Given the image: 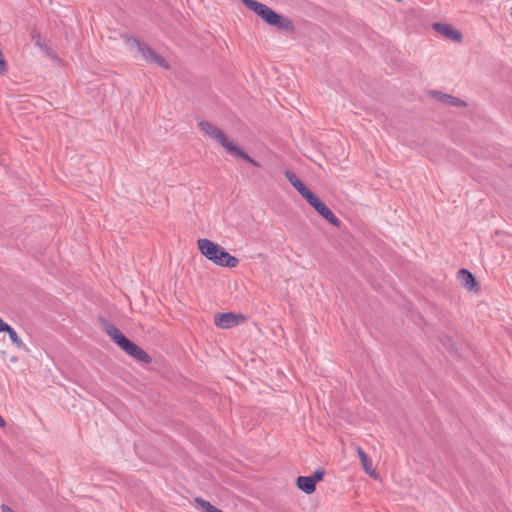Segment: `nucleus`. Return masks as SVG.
<instances>
[{
	"instance_id": "obj_7",
	"label": "nucleus",
	"mask_w": 512,
	"mask_h": 512,
	"mask_svg": "<svg viewBox=\"0 0 512 512\" xmlns=\"http://www.w3.org/2000/svg\"><path fill=\"white\" fill-rule=\"evenodd\" d=\"M284 174H285V177L287 178V180L291 183V185L298 191V193L305 200H307L313 194V192L310 191L304 185V183L295 175L294 172H292L290 170H286Z\"/></svg>"
},
{
	"instance_id": "obj_10",
	"label": "nucleus",
	"mask_w": 512,
	"mask_h": 512,
	"mask_svg": "<svg viewBox=\"0 0 512 512\" xmlns=\"http://www.w3.org/2000/svg\"><path fill=\"white\" fill-rule=\"evenodd\" d=\"M237 323V316L234 313H223L215 317V324L222 329H228Z\"/></svg>"
},
{
	"instance_id": "obj_9",
	"label": "nucleus",
	"mask_w": 512,
	"mask_h": 512,
	"mask_svg": "<svg viewBox=\"0 0 512 512\" xmlns=\"http://www.w3.org/2000/svg\"><path fill=\"white\" fill-rule=\"evenodd\" d=\"M357 454L359 456V459L361 461V465L363 470L366 474L373 478H377V473L375 468L373 467L371 459L368 457V455L364 452V450L360 447L356 448Z\"/></svg>"
},
{
	"instance_id": "obj_12",
	"label": "nucleus",
	"mask_w": 512,
	"mask_h": 512,
	"mask_svg": "<svg viewBox=\"0 0 512 512\" xmlns=\"http://www.w3.org/2000/svg\"><path fill=\"white\" fill-rule=\"evenodd\" d=\"M105 331L120 347H122L129 340L123 333L120 332L117 327L110 323L105 324Z\"/></svg>"
},
{
	"instance_id": "obj_14",
	"label": "nucleus",
	"mask_w": 512,
	"mask_h": 512,
	"mask_svg": "<svg viewBox=\"0 0 512 512\" xmlns=\"http://www.w3.org/2000/svg\"><path fill=\"white\" fill-rule=\"evenodd\" d=\"M194 502L197 504L199 508L203 510V512H224L221 509L213 506L209 501L204 500L201 497H196Z\"/></svg>"
},
{
	"instance_id": "obj_2",
	"label": "nucleus",
	"mask_w": 512,
	"mask_h": 512,
	"mask_svg": "<svg viewBox=\"0 0 512 512\" xmlns=\"http://www.w3.org/2000/svg\"><path fill=\"white\" fill-rule=\"evenodd\" d=\"M197 127L202 133L219 143L230 154L247 161L254 167H260V164L257 161H255L245 151L239 148L226 136V134L220 128L216 127L211 122L205 120L200 121L197 124Z\"/></svg>"
},
{
	"instance_id": "obj_4",
	"label": "nucleus",
	"mask_w": 512,
	"mask_h": 512,
	"mask_svg": "<svg viewBox=\"0 0 512 512\" xmlns=\"http://www.w3.org/2000/svg\"><path fill=\"white\" fill-rule=\"evenodd\" d=\"M128 43L138 50L145 61L156 64L157 66H160L164 69L170 68L168 61L161 55L157 54L146 43L141 42L136 38H129Z\"/></svg>"
},
{
	"instance_id": "obj_17",
	"label": "nucleus",
	"mask_w": 512,
	"mask_h": 512,
	"mask_svg": "<svg viewBox=\"0 0 512 512\" xmlns=\"http://www.w3.org/2000/svg\"><path fill=\"white\" fill-rule=\"evenodd\" d=\"M32 38L35 41V44L40 48H46V46L42 42V38L39 32L36 30L32 31Z\"/></svg>"
},
{
	"instance_id": "obj_16",
	"label": "nucleus",
	"mask_w": 512,
	"mask_h": 512,
	"mask_svg": "<svg viewBox=\"0 0 512 512\" xmlns=\"http://www.w3.org/2000/svg\"><path fill=\"white\" fill-rule=\"evenodd\" d=\"M7 333L9 335L10 340L12 341V343L14 345H16L18 348H24L25 350H27L25 344L23 343V341L21 340V338L18 336V334L15 332V330L13 328H10L7 331Z\"/></svg>"
},
{
	"instance_id": "obj_15",
	"label": "nucleus",
	"mask_w": 512,
	"mask_h": 512,
	"mask_svg": "<svg viewBox=\"0 0 512 512\" xmlns=\"http://www.w3.org/2000/svg\"><path fill=\"white\" fill-rule=\"evenodd\" d=\"M440 95V99L447 103L448 105H451V106H459V107H464L466 106V103L464 101H462L461 99L459 98H456L452 95H448V94H442V93H439Z\"/></svg>"
},
{
	"instance_id": "obj_1",
	"label": "nucleus",
	"mask_w": 512,
	"mask_h": 512,
	"mask_svg": "<svg viewBox=\"0 0 512 512\" xmlns=\"http://www.w3.org/2000/svg\"><path fill=\"white\" fill-rule=\"evenodd\" d=\"M241 2L255 14H257L267 25L276 28L278 31L292 33L295 25L288 17L275 12L273 9L256 0H241Z\"/></svg>"
},
{
	"instance_id": "obj_8",
	"label": "nucleus",
	"mask_w": 512,
	"mask_h": 512,
	"mask_svg": "<svg viewBox=\"0 0 512 512\" xmlns=\"http://www.w3.org/2000/svg\"><path fill=\"white\" fill-rule=\"evenodd\" d=\"M433 29L438 33L442 34L443 36H445L446 38L453 40L455 42H460L462 40V34L449 24L434 23Z\"/></svg>"
},
{
	"instance_id": "obj_11",
	"label": "nucleus",
	"mask_w": 512,
	"mask_h": 512,
	"mask_svg": "<svg viewBox=\"0 0 512 512\" xmlns=\"http://www.w3.org/2000/svg\"><path fill=\"white\" fill-rule=\"evenodd\" d=\"M458 278L461 285L469 291H472L477 287L474 275L466 269L459 270Z\"/></svg>"
},
{
	"instance_id": "obj_5",
	"label": "nucleus",
	"mask_w": 512,
	"mask_h": 512,
	"mask_svg": "<svg viewBox=\"0 0 512 512\" xmlns=\"http://www.w3.org/2000/svg\"><path fill=\"white\" fill-rule=\"evenodd\" d=\"M316 212L321 215L327 222L335 227H340L341 221L334 215V213L326 206V204L314 193L306 200Z\"/></svg>"
},
{
	"instance_id": "obj_3",
	"label": "nucleus",
	"mask_w": 512,
	"mask_h": 512,
	"mask_svg": "<svg viewBox=\"0 0 512 512\" xmlns=\"http://www.w3.org/2000/svg\"><path fill=\"white\" fill-rule=\"evenodd\" d=\"M197 247L201 254L216 265L234 268L239 260L226 252L220 245L209 239L202 238L197 241Z\"/></svg>"
},
{
	"instance_id": "obj_20",
	"label": "nucleus",
	"mask_w": 512,
	"mask_h": 512,
	"mask_svg": "<svg viewBox=\"0 0 512 512\" xmlns=\"http://www.w3.org/2000/svg\"><path fill=\"white\" fill-rule=\"evenodd\" d=\"M1 511L2 512H15L11 507H9L6 504H2L1 505Z\"/></svg>"
},
{
	"instance_id": "obj_6",
	"label": "nucleus",
	"mask_w": 512,
	"mask_h": 512,
	"mask_svg": "<svg viewBox=\"0 0 512 512\" xmlns=\"http://www.w3.org/2000/svg\"><path fill=\"white\" fill-rule=\"evenodd\" d=\"M127 354L143 363H150L151 357L138 345L128 340L122 347Z\"/></svg>"
},
{
	"instance_id": "obj_21",
	"label": "nucleus",
	"mask_w": 512,
	"mask_h": 512,
	"mask_svg": "<svg viewBox=\"0 0 512 512\" xmlns=\"http://www.w3.org/2000/svg\"><path fill=\"white\" fill-rule=\"evenodd\" d=\"M6 426L5 420L0 416V427L4 428Z\"/></svg>"
},
{
	"instance_id": "obj_18",
	"label": "nucleus",
	"mask_w": 512,
	"mask_h": 512,
	"mask_svg": "<svg viewBox=\"0 0 512 512\" xmlns=\"http://www.w3.org/2000/svg\"><path fill=\"white\" fill-rule=\"evenodd\" d=\"M324 471L323 470H320V469H317L312 476H310L312 478V480L314 481V483L316 484L318 481L322 480L323 477H324Z\"/></svg>"
},
{
	"instance_id": "obj_19",
	"label": "nucleus",
	"mask_w": 512,
	"mask_h": 512,
	"mask_svg": "<svg viewBox=\"0 0 512 512\" xmlns=\"http://www.w3.org/2000/svg\"><path fill=\"white\" fill-rule=\"evenodd\" d=\"M11 327L0 318V332H7Z\"/></svg>"
},
{
	"instance_id": "obj_13",
	"label": "nucleus",
	"mask_w": 512,
	"mask_h": 512,
	"mask_svg": "<svg viewBox=\"0 0 512 512\" xmlns=\"http://www.w3.org/2000/svg\"><path fill=\"white\" fill-rule=\"evenodd\" d=\"M296 485L300 490H302L306 494H311L316 489V484L314 483L310 476H299L296 479Z\"/></svg>"
}]
</instances>
